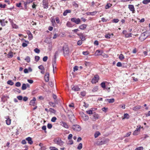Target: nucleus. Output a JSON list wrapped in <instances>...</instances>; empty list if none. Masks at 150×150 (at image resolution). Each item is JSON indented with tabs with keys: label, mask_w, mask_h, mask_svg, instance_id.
Wrapping results in <instances>:
<instances>
[{
	"label": "nucleus",
	"mask_w": 150,
	"mask_h": 150,
	"mask_svg": "<svg viewBox=\"0 0 150 150\" xmlns=\"http://www.w3.org/2000/svg\"><path fill=\"white\" fill-rule=\"evenodd\" d=\"M54 142L55 144L59 145L61 147L63 146L64 142L62 141L61 139L60 138H57L54 139Z\"/></svg>",
	"instance_id": "obj_1"
},
{
	"label": "nucleus",
	"mask_w": 150,
	"mask_h": 150,
	"mask_svg": "<svg viewBox=\"0 0 150 150\" xmlns=\"http://www.w3.org/2000/svg\"><path fill=\"white\" fill-rule=\"evenodd\" d=\"M71 21L73 23H74L76 24H79L81 23V20L79 18H73L71 19Z\"/></svg>",
	"instance_id": "obj_2"
},
{
	"label": "nucleus",
	"mask_w": 150,
	"mask_h": 150,
	"mask_svg": "<svg viewBox=\"0 0 150 150\" xmlns=\"http://www.w3.org/2000/svg\"><path fill=\"white\" fill-rule=\"evenodd\" d=\"M62 50L64 52V56L67 55L69 53V48L67 46L65 45L63 47Z\"/></svg>",
	"instance_id": "obj_3"
},
{
	"label": "nucleus",
	"mask_w": 150,
	"mask_h": 150,
	"mask_svg": "<svg viewBox=\"0 0 150 150\" xmlns=\"http://www.w3.org/2000/svg\"><path fill=\"white\" fill-rule=\"evenodd\" d=\"M99 77L98 75H96L92 79L91 82L92 83H96L98 82L99 79Z\"/></svg>",
	"instance_id": "obj_4"
},
{
	"label": "nucleus",
	"mask_w": 150,
	"mask_h": 150,
	"mask_svg": "<svg viewBox=\"0 0 150 150\" xmlns=\"http://www.w3.org/2000/svg\"><path fill=\"white\" fill-rule=\"evenodd\" d=\"M72 128L74 130L78 131H80L81 129L80 126L77 125H73L72 126Z\"/></svg>",
	"instance_id": "obj_5"
},
{
	"label": "nucleus",
	"mask_w": 150,
	"mask_h": 150,
	"mask_svg": "<svg viewBox=\"0 0 150 150\" xmlns=\"http://www.w3.org/2000/svg\"><path fill=\"white\" fill-rule=\"evenodd\" d=\"M43 5L44 8H48V3L47 0H43L42 1Z\"/></svg>",
	"instance_id": "obj_6"
},
{
	"label": "nucleus",
	"mask_w": 150,
	"mask_h": 150,
	"mask_svg": "<svg viewBox=\"0 0 150 150\" xmlns=\"http://www.w3.org/2000/svg\"><path fill=\"white\" fill-rule=\"evenodd\" d=\"M128 8L130 11L132 12V13H135V11L133 5L129 4L128 5Z\"/></svg>",
	"instance_id": "obj_7"
},
{
	"label": "nucleus",
	"mask_w": 150,
	"mask_h": 150,
	"mask_svg": "<svg viewBox=\"0 0 150 150\" xmlns=\"http://www.w3.org/2000/svg\"><path fill=\"white\" fill-rule=\"evenodd\" d=\"M81 116L83 120L85 121L87 120L88 119V116L83 113L81 114Z\"/></svg>",
	"instance_id": "obj_8"
},
{
	"label": "nucleus",
	"mask_w": 150,
	"mask_h": 150,
	"mask_svg": "<svg viewBox=\"0 0 150 150\" xmlns=\"http://www.w3.org/2000/svg\"><path fill=\"white\" fill-rule=\"evenodd\" d=\"M103 53V51L101 50H97L96 51L95 54L97 56H100L102 55V54Z\"/></svg>",
	"instance_id": "obj_9"
},
{
	"label": "nucleus",
	"mask_w": 150,
	"mask_h": 150,
	"mask_svg": "<svg viewBox=\"0 0 150 150\" xmlns=\"http://www.w3.org/2000/svg\"><path fill=\"white\" fill-rule=\"evenodd\" d=\"M25 139L28 141V143L29 144L31 145L33 144V142L32 140V138L31 137H28Z\"/></svg>",
	"instance_id": "obj_10"
},
{
	"label": "nucleus",
	"mask_w": 150,
	"mask_h": 150,
	"mask_svg": "<svg viewBox=\"0 0 150 150\" xmlns=\"http://www.w3.org/2000/svg\"><path fill=\"white\" fill-rule=\"evenodd\" d=\"M49 74L48 72L46 73L45 76V79L46 82H47L49 81Z\"/></svg>",
	"instance_id": "obj_11"
},
{
	"label": "nucleus",
	"mask_w": 150,
	"mask_h": 150,
	"mask_svg": "<svg viewBox=\"0 0 150 150\" xmlns=\"http://www.w3.org/2000/svg\"><path fill=\"white\" fill-rule=\"evenodd\" d=\"M36 98L35 97H33V99L30 100V105L34 106L35 104V102L36 101Z\"/></svg>",
	"instance_id": "obj_12"
},
{
	"label": "nucleus",
	"mask_w": 150,
	"mask_h": 150,
	"mask_svg": "<svg viewBox=\"0 0 150 150\" xmlns=\"http://www.w3.org/2000/svg\"><path fill=\"white\" fill-rule=\"evenodd\" d=\"M61 125L66 128L68 129L69 127L68 125L66 123L64 122H60Z\"/></svg>",
	"instance_id": "obj_13"
},
{
	"label": "nucleus",
	"mask_w": 150,
	"mask_h": 150,
	"mask_svg": "<svg viewBox=\"0 0 150 150\" xmlns=\"http://www.w3.org/2000/svg\"><path fill=\"white\" fill-rule=\"evenodd\" d=\"M87 25L86 24H83L79 26V28L81 30H84L86 27Z\"/></svg>",
	"instance_id": "obj_14"
},
{
	"label": "nucleus",
	"mask_w": 150,
	"mask_h": 150,
	"mask_svg": "<svg viewBox=\"0 0 150 150\" xmlns=\"http://www.w3.org/2000/svg\"><path fill=\"white\" fill-rule=\"evenodd\" d=\"M8 21H5L4 19L0 20V23L2 26H4L5 25V23H7Z\"/></svg>",
	"instance_id": "obj_15"
},
{
	"label": "nucleus",
	"mask_w": 150,
	"mask_h": 150,
	"mask_svg": "<svg viewBox=\"0 0 150 150\" xmlns=\"http://www.w3.org/2000/svg\"><path fill=\"white\" fill-rule=\"evenodd\" d=\"M97 13V12L96 11H93V12H88L86 13V14L88 15H92V16H94L95 15H96Z\"/></svg>",
	"instance_id": "obj_16"
},
{
	"label": "nucleus",
	"mask_w": 150,
	"mask_h": 150,
	"mask_svg": "<svg viewBox=\"0 0 150 150\" xmlns=\"http://www.w3.org/2000/svg\"><path fill=\"white\" fill-rule=\"evenodd\" d=\"M71 12V11L70 9H67L64 11L63 13V15L64 16H66L67 15V14L69 13H70Z\"/></svg>",
	"instance_id": "obj_17"
},
{
	"label": "nucleus",
	"mask_w": 150,
	"mask_h": 150,
	"mask_svg": "<svg viewBox=\"0 0 150 150\" xmlns=\"http://www.w3.org/2000/svg\"><path fill=\"white\" fill-rule=\"evenodd\" d=\"M66 25L68 27L71 28L73 27L74 25H73L70 22L68 21Z\"/></svg>",
	"instance_id": "obj_18"
},
{
	"label": "nucleus",
	"mask_w": 150,
	"mask_h": 150,
	"mask_svg": "<svg viewBox=\"0 0 150 150\" xmlns=\"http://www.w3.org/2000/svg\"><path fill=\"white\" fill-rule=\"evenodd\" d=\"M72 89L74 91H79L80 90V88L77 86H74L72 88Z\"/></svg>",
	"instance_id": "obj_19"
},
{
	"label": "nucleus",
	"mask_w": 150,
	"mask_h": 150,
	"mask_svg": "<svg viewBox=\"0 0 150 150\" xmlns=\"http://www.w3.org/2000/svg\"><path fill=\"white\" fill-rule=\"evenodd\" d=\"M105 100L107 101L109 103H112L114 102L115 99L114 98L106 99Z\"/></svg>",
	"instance_id": "obj_20"
},
{
	"label": "nucleus",
	"mask_w": 150,
	"mask_h": 150,
	"mask_svg": "<svg viewBox=\"0 0 150 150\" xmlns=\"http://www.w3.org/2000/svg\"><path fill=\"white\" fill-rule=\"evenodd\" d=\"M52 97H53V98L54 99V103L55 104H57L58 103L57 101L56 100V99L57 98V96L56 95L54 94H52Z\"/></svg>",
	"instance_id": "obj_21"
},
{
	"label": "nucleus",
	"mask_w": 150,
	"mask_h": 150,
	"mask_svg": "<svg viewBox=\"0 0 150 150\" xmlns=\"http://www.w3.org/2000/svg\"><path fill=\"white\" fill-rule=\"evenodd\" d=\"M98 89V86H94L92 90V91L93 92H97Z\"/></svg>",
	"instance_id": "obj_22"
},
{
	"label": "nucleus",
	"mask_w": 150,
	"mask_h": 150,
	"mask_svg": "<svg viewBox=\"0 0 150 150\" xmlns=\"http://www.w3.org/2000/svg\"><path fill=\"white\" fill-rule=\"evenodd\" d=\"M141 108V106L139 105H137L133 108V110L135 111H137L139 109Z\"/></svg>",
	"instance_id": "obj_23"
},
{
	"label": "nucleus",
	"mask_w": 150,
	"mask_h": 150,
	"mask_svg": "<svg viewBox=\"0 0 150 150\" xmlns=\"http://www.w3.org/2000/svg\"><path fill=\"white\" fill-rule=\"evenodd\" d=\"M129 116L127 113H125L124 114V117L122 118V119H129Z\"/></svg>",
	"instance_id": "obj_24"
},
{
	"label": "nucleus",
	"mask_w": 150,
	"mask_h": 150,
	"mask_svg": "<svg viewBox=\"0 0 150 150\" xmlns=\"http://www.w3.org/2000/svg\"><path fill=\"white\" fill-rule=\"evenodd\" d=\"M78 35L79 36L80 38L81 39V40L84 41L86 40L85 37L84 36V35L82 34H81L80 35Z\"/></svg>",
	"instance_id": "obj_25"
},
{
	"label": "nucleus",
	"mask_w": 150,
	"mask_h": 150,
	"mask_svg": "<svg viewBox=\"0 0 150 150\" xmlns=\"http://www.w3.org/2000/svg\"><path fill=\"white\" fill-rule=\"evenodd\" d=\"M92 115L93 116L95 119L98 118L99 116L98 115V114L96 113H93Z\"/></svg>",
	"instance_id": "obj_26"
},
{
	"label": "nucleus",
	"mask_w": 150,
	"mask_h": 150,
	"mask_svg": "<svg viewBox=\"0 0 150 150\" xmlns=\"http://www.w3.org/2000/svg\"><path fill=\"white\" fill-rule=\"evenodd\" d=\"M10 21L11 23L12 26L13 28L17 29L18 28V26L15 24L13 23L12 21Z\"/></svg>",
	"instance_id": "obj_27"
},
{
	"label": "nucleus",
	"mask_w": 150,
	"mask_h": 150,
	"mask_svg": "<svg viewBox=\"0 0 150 150\" xmlns=\"http://www.w3.org/2000/svg\"><path fill=\"white\" fill-rule=\"evenodd\" d=\"M13 56V52L11 51H10L7 54V57L9 58H12Z\"/></svg>",
	"instance_id": "obj_28"
},
{
	"label": "nucleus",
	"mask_w": 150,
	"mask_h": 150,
	"mask_svg": "<svg viewBox=\"0 0 150 150\" xmlns=\"http://www.w3.org/2000/svg\"><path fill=\"white\" fill-rule=\"evenodd\" d=\"M51 21L52 23V25L54 26V25L56 24L55 19L53 18L52 17L51 18Z\"/></svg>",
	"instance_id": "obj_29"
},
{
	"label": "nucleus",
	"mask_w": 150,
	"mask_h": 150,
	"mask_svg": "<svg viewBox=\"0 0 150 150\" xmlns=\"http://www.w3.org/2000/svg\"><path fill=\"white\" fill-rule=\"evenodd\" d=\"M100 134V133L98 131L96 132L94 134V137L95 138H97Z\"/></svg>",
	"instance_id": "obj_30"
},
{
	"label": "nucleus",
	"mask_w": 150,
	"mask_h": 150,
	"mask_svg": "<svg viewBox=\"0 0 150 150\" xmlns=\"http://www.w3.org/2000/svg\"><path fill=\"white\" fill-rule=\"evenodd\" d=\"M6 123L7 125H9L11 124V120L9 118H8L6 120Z\"/></svg>",
	"instance_id": "obj_31"
},
{
	"label": "nucleus",
	"mask_w": 150,
	"mask_h": 150,
	"mask_svg": "<svg viewBox=\"0 0 150 150\" xmlns=\"http://www.w3.org/2000/svg\"><path fill=\"white\" fill-rule=\"evenodd\" d=\"M84 63L85 66L86 67L89 66L92 64L91 62H87L86 61H85Z\"/></svg>",
	"instance_id": "obj_32"
},
{
	"label": "nucleus",
	"mask_w": 150,
	"mask_h": 150,
	"mask_svg": "<svg viewBox=\"0 0 150 150\" xmlns=\"http://www.w3.org/2000/svg\"><path fill=\"white\" fill-rule=\"evenodd\" d=\"M142 2L144 4H147L150 2V0H144Z\"/></svg>",
	"instance_id": "obj_33"
},
{
	"label": "nucleus",
	"mask_w": 150,
	"mask_h": 150,
	"mask_svg": "<svg viewBox=\"0 0 150 150\" xmlns=\"http://www.w3.org/2000/svg\"><path fill=\"white\" fill-rule=\"evenodd\" d=\"M119 58L121 60H123L124 59V55L122 54H120L119 55Z\"/></svg>",
	"instance_id": "obj_34"
},
{
	"label": "nucleus",
	"mask_w": 150,
	"mask_h": 150,
	"mask_svg": "<svg viewBox=\"0 0 150 150\" xmlns=\"http://www.w3.org/2000/svg\"><path fill=\"white\" fill-rule=\"evenodd\" d=\"M7 83L8 84L11 86H12L14 84V83L11 80L8 81L7 82Z\"/></svg>",
	"instance_id": "obj_35"
},
{
	"label": "nucleus",
	"mask_w": 150,
	"mask_h": 150,
	"mask_svg": "<svg viewBox=\"0 0 150 150\" xmlns=\"http://www.w3.org/2000/svg\"><path fill=\"white\" fill-rule=\"evenodd\" d=\"M100 86L101 87L103 88L104 89H105V83L104 82H102L100 84Z\"/></svg>",
	"instance_id": "obj_36"
},
{
	"label": "nucleus",
	"mask_w": 150,
	"mask_h": 150,
	"mask_svg": "<svg viewBox=\"0 0 150 150\" xmlns=\"http://www.w3.org/2000/svg\"><path fill=\"white\" fill-rule=\"evenodd\" d=\"M22 90H25L27 88L26 85L25 83H23L22 84Z\"/></svg>",
	"instance_id": "obj_37"
},
{
	"label": "nucleus",
	"mask_w": 150,
	"mask_h": 150,
	"mask_svg": "<svg viewBox=\"0 0 150 150\" xmlns=\"http://www.w3.org/2000/svg\"><path fill=\"white\" fill-rule=\"evenodd\" d=\"M82 148V144L81 143H80L78 145L77 149H80Z\"/></svg>",
	"instance_id": "obj_38"
},
{
	"label": "nucleus",
	"mask_w": 150,
	"mask_h": 150,
	"mask_svg": "<svg viewBox=\"0 0 150 150\" xmlns=\"http://www.w3.org/2000/svg\"><path fill=\"white\" fill-rule=\"evenodd\" d=\"M25 60L28 62L29 63L30 62V58L29 56H27Z\"/></svg>",
	"instance_id": "obj_39"
},
{
	"label": "nucleus",
	"mask_w": 150,
	"mask_h": 150,
	"mask_svg": "<svg viewBox=\"0 0 150 150\" xmlns=\"http://www.w3.org/2000/svg\"><path fill=\"white\" fill-rule=\"evenodd\" d=\"M49 149L50 150H58L57 148L54 146H50Z\"/></svg>",
	"instance_id": "obj_40"
},
{
	"label": "nucleus",
	"mask_w": 150,
	"mask_h": 150,
	"mask_svg": "<svg viewBox=\"0 0 150 150\" xmlns=\"http://www.w3.org/2000/svg\"><path fill=\"white\" fill-rule=\"evenodd\" d=\"M49 111L52 113H54L56 112V111L54 109L51 108H50L49 110Z\"/></svg>",
	"instance_id": "obj_41"
},
{
	"label": "nucleus",
	"mask_w": 150,
	"mask_h": 150,
	"mask_svg": "<svg viewBox=\"0 0 150 150\" xmlns=\"http://www.w3.org/2000/svg\"><path fill=\"white\" fill-rule=\"evenodd\" d=\"M132 33H129V34H125V37L127 38H128L129 37H132Z\"/></svg>",
	"instance_id": "obj_42"
},
{
	"label": "nucleus",
	"mask_w": 150,
	"mask_h": 150,
	"mask_svg": "<svg viewBox=\"0 0 150 150\" xmlns=\"http://www.w3.org/2000/svg\"><path fill=\"white\" fill-rule=\"evenodd\" d=\"M35 61L36 62H38L39 60L40 57L39 56H35Z\"/></svg>",
	"instance_id": "obj_43"
},
{
	"label": "nucleus",
	"mask_w": 150,
	"mask_h": 150,
	"mask_svg": "<svg viewBox=\"0 0 150 150\" xmlns=\"http://www.w3.org/2000/svg\"><path fill=\"white\" fill-rule=\"evenodd\" d=\"M82 54L84 55H87L89 54L88 51H83L82 52Z\"/></svg>",
	"instance_id": "obj_44"
},
{
	"label": "nucleus",
	"mask_w": 150,
	"mask_h": 150,
	"mask_svg": "<svg viewBox=\"0 0 150 150\" xmlns=\"http://www.w3.org/2000/svg\"><path fill=\"white\" fill-rule=\"evenodd\" d=\"M13 91L15 92H17L19 93H20L21 92V90L20 89L16 88L15 89H13Z\"/></svg>",
	"instance_id": "obj_45"
},
{
	"label": "nucleus",
	"mask_w": 150,
	"mask_h": 150,
	"mask_svg": "<svg viewBox=\"0 0 150 150\" xmlns=\"http://www.w3.org/2000/svg\"><path fill=\"white\" fill-rule=\"evenodd\" d=\"M49 104L50 105L53 107H54L55 106V105L56 104L54 103H53L52 102H50Z\"/></svg>",
	"instance_id": "obj_46"
},
{
	"label": "nucleus",
	"mask_w": 150,
	"mask_h": 150,
	"mask_svg": "<svg viewBox=\"0 0 150 150\" xmlns=\"http://www.w3.org/2000/svg\"><path fill=\"white\" fill-rule=\"evenodd\" d=\"M112 5L110 4H107L105 7L106 9H108Z\"/></svg>",
	"instance_id": "obj_47"
},
{
	"label": "nucleus",
	"mask_w": 150,
	"mask_h": 150,
	"mask_svg": "<svg viewBox=\"0 0 150 150\" xmlns=\"http://www.w3.org/2000/svg\"><path fill=\"white\" fill-rule=\"evenodd\" d=\"M111 36V35L110 34H106L105 35V37L106 38L109 39V38H110Z\"/></svg>",
	"instance_id": "obj_48"
},
{
	"label": "nucleus",
	"mask_w": 150,
	"mask_h": 150,
	"mask_svg": "<svg viewBox=\"0 0 150 150\" xmlns=\"http://www.w3.org/2000/svg\"><path fill=\"white\" fill-rule=\"evenodd\" d=\"M38 68L40 70H45V68L43 66L40 65L38 67Z\"/></svg>",
	"instance_id": "obj_49"
},
{
	"label": "nucleus",
	"mask_w": 150,
	"mask_h": 150,
	"mask_svg": "<svg viewBox=\"0 0 150 150\" xmlns=\"http://www.w3.org/2000/svg\"><path fill=\"white\" fill-rule=\"evenodd\" d=\"M57 120V118L55 117H52L51 120V121L53 122H55Z\"/></svg>",
	"instance_id": "obj_50"
},
{
	"label": "nucleus",
	"mask_w": 150,
	"mask_h": 150,
	"mask_svg": "<svg viewBox=\"0 0 150 150\" xmlns=\"http://www.w3.org/2000/svg\"><path fill=\"white\" fill-rule=\"evenodd\" d=\"M86 112L89 115L92 114L93 113L92 110H89L86 111Z\"/></svg>",
	"instance_id": "obj_51"
},
{
	"label": "nucleus",
	"mask_w": 150,
	"mask_h": 150,
	"mask_svg": "<svg viewBox=\"0 0 150 150\" xmlns=\"http://www.w3.org/2000/svg\"><path fill=\"white\" fill-rule=\"evenodd\" d=\"M15 85L16 86L19 87H20L21 86V83L20 82H17L16 83Z\"/></svg>",
	"instance_id": "obj_52"
},
{
	"label": "nucleus",
	"mask_w": 150,
	"mask_h": 150,
	"mask_svg": "<svg viewBox=\"0 0 150 150\" xmlns=\"http://www.w3.org/2000/svg\"><path fill=\"white\" fill-rule=\"evenodd\" d=\"M81 95L82 96H85L86 95V92L84 91L81 92Z\"/></svg>",
	"instance_id": "obj_53"
},
{
	"label": "nucleus",
	"mask_w": 150,
	"mask_h": 150,
	"mask_svg": "<svg viewBox=\"0 0 150 150\" xmlns=\"http://www.w3.org/2000/svg\"><path fill=\"white\" fill-rule=\"evenodd\" d=\"M143 148L142 146L136 148L135 150H143Z\"/></svg>",
	"instance_id": "obj_54"
},
{
	"label": "nucleus",
	"mask_w": 150,
	"mask_h": 150,
	"mask_svg": "<svg viewBox=\"0 0 150 150\" xmlns=\"http://www.w3.org/2000/svg\"><path fill=\"white\" fill-rule=\"evenodd\" d=\"M42 130H44V132L45 133H46L47 132V131H46V127L45 125L43 126L42 127Z\"/></svg>",
	"instance_id": "obj_55"
},
{
	"label": "nucleus",
	"mask_w": 150,
	"mask_h": 150,
	"mask_svg": "<svg viewBox=\"0 0 150 150\" xmlns=\"http://www.w3.org/2000/svg\"><path fill=\"white\" fill-rule=\"evenodd\" d=\"M33 2L32 0H28L25 2L27 4H29Z\"/></svg>",
	"instance_id": "obj_56"
},
{
	"label": "nucleus",
	"mask_w": 150,
	"mask_h": 150,
	"mask_svg": "<svg viewBox=\"0 0 150 150\" xmlns=\"http://www.w3.org/2000/svg\"><path fill=\"white\" fill-rule=\"evenodd\" d=\"M34 52L37 53H39L40 52V50L37 48H35L34 50Z\"/></svg>",
	"instance_id": "obj_57"
},
{
	"label": "nucleus",
	"mask_w": 150,
	"mask_h": 150,
	"mask_svg": "<svg viewBox=\"0 0 150 150\" xmlns=\"http://www.w3.org/2000/svg\"><path fill=\"white\" fill-rule=\"evenodd\" d=\"M78 67L76 66H74L73 68V71H77L78 69Z\"/></svg>",
	"instance_id": "obj_58"
},
{
	"label": "nucleus",
	"mask_w": 150,
	"mask_h": 150,
	"mask_svg": "<svg viewBox=\"0 0 150 150\" xmlns=\"http://www.w3.org/2000/svg\"><path fill=\"white\" fill-rule=\"evenodd\" d=\"M139 132L135 130L133 132V134L134 135H137L138 134Z\"/></svg>",
	"instance_id": "obj_59"
},
{
	"label": "nucleus",
	"mask_w": 150,
	"mask_h": 150,
	"mask_svg": "<svg viewBox=\"0 0 150 150\" xmlns=\"http://www.w3.org/2000/svg\"><path fill=\"white\" fill-rule=\"evenodd\" d=\"M48 59V57L47 56L44 57L43 58V61L44 62H46Z\"/></svg>",
	"instance_id": "obj_60"
},
{
	"label": "nucleus",
	"mask_w": 150,
	"mask_h": 150,
	"mask_svg": "<svg viewBox=\"0 0 150 150\" xmlns=\"http://www.w3.org/2000/svg\"><path fill=\"white\" fill-rule=\"evenodd\" d=\"M119 21L118 19H114L112 20V22L115 23H117Z\"/></svg>",
	"instance_id": "obj_61"
},
{
	"label": "nucleus",
	"mask_w": 150,
	"mask_h": 150,
	"mask_svg": "<svg viewBox=\"0 0 150 150\" xmlns=\"http://www.w3.org/2000/svg\"><path fill=\"white\" fill-rule=\"evenodd\" d=\"M21 2L17 3L16 4V6L18 7H21Z\"/></svg>",
	"instance_id": "obj_62"
},
{
	"label": "nucleus",
	"mask_w": 150,
	"mask_h": 150,
	"mask_svg": "<svg viewBox=\"0 0 150 150\" xmlns=\"http://www.w3.org/2000/svg\"><path fill=\"white\" fill-rule=\"evenodd\" d=\"M47 127L48 129H50L52 127V125L51 124L48 123L47 125Z\"/></svg>",
	"instance_id": "obj_63"
},
{
	"label": "nucleus",
	"mask_w": 150,
	"mask_h": 150,
	"mask_svg": "<svg viewBox=\"0 0 150 150\" xmlns=\"http://www.w3.org/2000/svg\"><path fill=\"white\" fill-rule=\"evenodd\" d=\"M17 98L18 99L20 100H22L23 99V97L21 96H17Z\"/></svg>",
	"instance_id": "obj_64"
}]
</instances>
